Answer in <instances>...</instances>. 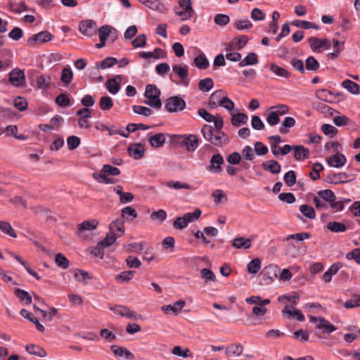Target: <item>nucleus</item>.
I'll list each match as a JSON object with an SVG mask.
<instances>
[{
    "instance_id": "f257e3e1",
    "label": "nucleus",
    "mask_w": 360,
    "mask_h": 360,
    "mask_svg": "<svg viewBox=\"0 0 360 360\" xmlns=\"http://www.w3.org/2000/svg\"><path fill=\"white\" fill-rule=\"evenodd\" d=\"M214 124V128L210 125L205 124L201 129V133L204 139L211 144L221 147L228 144L229 142V136L222 131L224 126L223 117L217 115L212 121Z\"/></svg>"
},
{
    "instance_id": "f03ea898",
    "label": "nucleus",
    "mask_w": 360,
    "mask_h": 360,
    "mask_svg": "<svg viewBox=\"0 0 360 360\" xmlns=\"http://www.w3.org/2000/svg\"><path fill=\"white\" fill-rule=\"evenodd\" d=\"M160 91L154 84H148L146 86L145 96L148 98L144 101V103L154 108H160L162 106V102L160 99Z\"/></svg>"
},
{
    "instance_id": "7ed1b4c3",
    "label": "nucleus",
    "mask_w": 360,
    "mask_h": 360,
    "mask_svg": "<svg viewBox=\"0 0 360 360\" xmlns=\"http://www.w3.org/2000/svg\"><path fill=\"white\" fill-rule=\"evenodd\" d=\"M175 13L181 17V20L190 19L193 13L191 0H179V6L174 8Z\"/></svg>"
},
{
    "instance_id": "20e7f679",
    "label": "nucleus",
    "mask_w": 360,
    "mask_h": 360,
    "mask_svg": "<svg viewBox=\"0 0 360 360\" xmlns=\"http://www.w3.org/2000/svg\"><path fill=\"white\" fill-rule=\"evenodd\" d=\"M52 39V34L49 31H41L33 34L27 39V46L34 47L39 44L48 42Z\"/></svg>"
},
{
    "instance_id": "39448f33",
    "label": "nucleus",
    "mask_w": 360,
    "mask_h": 360,
    "mask_svg": "<svg viewBox=\"0 0 360 360\" xmlns=\"http://www.w3.org/2000/svg\"><path fill=\"white\" fill-rule=\"evenodd\" d=\"M165 108L169 112L181 111L186 108V102L179 96H172L166 100Z\"/></svg>"
},
{
    "instance_id": "423d86ee",
    "label": "nucleus",
    "mask_w": 360,
    "mask_h": 360,
    "mask_svg": "<svg viewBox=\"0 0 360 360\" xmlns=\"http://www.w3.org/2000/svg\"><path fill=\"white\" fill-rule=\"evenodd\" d=\"M278 266L276 264H269L265 266L260 273L266 285H269L278 278Z\"/></svg>"
},
{
    "instance_id": "0eeeda50",
    "label": "nucleus",
    "mask_w": 360,
    "mask_h": 360,
    "mask_svg": "<svg viewBox=\"0 0 360 360\" xmlns=\"http://www.w3.org/2000/svg\"><path fill=\"white\" fill-rule=\"evenodd\" d=\"M310 48L314 52H321V49L328 50L331 46V42L327 39L311 37L308 39Z\"/></svg>"
},
{
    "instance_id": "6e6552de",
    "label": "nucleus",
    "mask_w": 360,
    "mask_h": 360,
    "mask_svg": "<svg viewBox=\"0 0 360 360\" xmlns=\"http://www.w3.org/2000/svg\"><path fill=\"white\" fill-rule=\"evenodd\" d=\"M9 82L15 87H22L25 86V75L24 71L15 68L9 74Z\"/></svg>"
},
{
    "instance_id": "1a4fd4ad",
    "label": "nucleus",
    "mask_w": 360,
    "mask_h": 360,
    "mask_svg": "<svg viewBox=\"0 0 360 360\" xmlns=\"http://www.w3.org/2000/svg\"><path fill=\"white\" fill-rule=\"evenodd\" d=\"M98 221L96 219H93L91 221H84L81 224L77 226V234L78 237L86 239L85 231H93L96 229L98 226Z\"/></svg>"
},
{
    "instance_id": "9d476101",
    "label": "nucleus",
    "mask_w": 360,
    "mask_h": 360,
    "mask_svg": "<svg viewBox=\"0 0 360 360\" xmlns=\"http://www.w3.org/2000/svg\"><path fill=\"white\" fill-rule=\"evenodd\" d=\"M79 31L86 37H91L97 31L96 24L92 20H83L79 23Z\"/></svg>"
},
{
    "instance_id": "9b49d317",
    "label": "nucleus",
    "mask_w": 360,
    "mask_h": 360,
    "mask_svg": "<svg viewBox=\"0 0 360 360\" xmlns=\"http://www.w3.org/2000/svg\"><path fill=\"white\" fill-rule=\"evenodd\" d=\"M309 319L311 322H318L316 327L319 329H324V331L327 333H330L337 329L334 325L328 322L324 318L311 316Z\"/></svg>"
},
{
    "instance_id": "f8f14e48",
    "label": "nucleus",
    "mask_w": 360,
    "mask_h": 360,
    "mask_svg": "<svg viewBox=\"0 0 360 360\" xmlns=\"http://www.w3.org/2000/svg\"><path fill=\"white\" fill-rule=\"evenodd\" d=\"M224 163L223 157L220 154L214 155L210 160V165L207 169L214 174L221 172V165Z\"/></svg>"
},
{
    "instance_id": "ddd939ff",
    "label": "nucleus",
    "mask_w": 360,
    "mask_h": 360,
    "mask_svg": "<svg viewBox=\"0 0 360 360\" xmlns=\"http://www.w3.org/2000/svg\"><path fill=\"white\" fill-rule=\"evenodd\" d=\"M110 232L117 234V237L124 234V221L122 218H117L112 221L109 226Z\"/></svg>"
},
{
    "instance_id": "4468645a",
    "label": "nucleus",
    "mask_w": 360,
    "mask_h": 360,
    "mask_svg": "<svg viewBox=\"0 0 360 360\" xmlns=\"http://www.w3.org/2000/svg\"><path fill=\"white\" fill-rule=\"evenodd\" d=\"M110 309L112 311H114L115 314H119L121 316H126L129 319H136L137 315L136 314L130 310L129 308H128L126 306H115V307H110Z\"/></svg>"
},
{
    "instance_id": "2eb2a0df",
    "label": "nucleus",
    "mask_w": 360,
    "mask_h": 360,
    "mask_svg": "<svg viewBox=\"0 0 360 360\" xmlns=\"http://www.w3.org/2000/svg\"><path fill=\"white\" fill-rule=\"evenodd\" d=\"M346 160V158L344 155L337 153L336 154L328 157L326 159V162L330 167L339 168L345 164Z\"/></svg>"
},
{
    "instance_id": "dca6fc26",
    "label": "nucleus",
    "mask_w": 360,
    "mask_h": 360,
    "mask_svg": "<svg viewBox=\"0 0 360 360\" xmlns=\"http://www.w3.org/2000/svg\"><path fill=\"white\" fill-rule=\"evenodd\" d=\"M182 143L186 146L188 151L195 150L198 146V138L196 135L189 134L181 136Z\"/></svg>"
},
{
    "instance_id": "f3484780",
    "label": "nucleus",
    "mask_w": 360,
    "mask_h": 360,
    "mask_svg": "<svg viewBox=\"0 0 360 360\" xmlns=\"http://www.w3.org/2000/svg\"><path fill=\"white\" fill-rule=\"evenodd\" d=\"M127 152L135 160H139L144 155L145 148L141 143H135L127 148Z\"/></svg>"
},
{
    "instance_id": "a211bd4d",
    "label": "nucleus",
    "mask_w": 360,
    "mask_h": 360,
    "mask_svg": "<svg viewBox=\"0 0 360 360\" xmlns=\"http://www.w3.org/2000/svg\"><path fill=\"white\" fill-rule=\"evenodd\" d=\"M121 81V76L116 75L113 78L107 80L105 83L106 89L110 93L116 94L120 91Z\"/></svg>"
},
{
    "instance_id": "6ab92c4d",
    "label": "nucleus",
    "mask_w": 360,
    "mask_h": 360,
    "mask_svg": "<svg viewBox=\"0 0 360 360\" xmlns=\"http://www.w3.org/2000/svg\"><path fill=\"white\" fill-rule=\"evenodd\" d=\"M243 351V347L240 344H231L225 348V354L228 358L238 357Z\"/></svg>"
},
{
    "instance_id": "aec40b11",
    "label": "nucleus",
    "mask_w": 360,
    "mask_h": 360,
    "mask_svg": "<svg viewBox=\"0 0 360 360\" xmlns=\"http://www.w3.org/2000/svg\"><path fill=\"white\" fill-rule=\"evenodd\" d=\"M248 40L249 39L246 35L235 37L233 41L226 46V51H230L232 45L235 46L236 49L240 50L247 44Z\"/></svg>"
},
{
    "instance_id": "412c9836",
    "label": "nucleus",
    "mask_w": 360,
    "mask_h": 360,
    "mask_svg": "<svg viewBox=\"0 0 360 360\" xmlns=\"http://www.w3.org/2000/svg\"><path fill=\"white\" fill-rule=\"evenodd\" d=\"M262 166L264 170L269 171L273 174H278L281 172V167L276 160H271L264 162Z\"/></svg>"
},
{
    "instance_id": "4be33fe9",
    "label": "nucleus",
    "mask_w": 360,
    "mask_h": 360,
    "mask_svg": "<svg viewBox=\"0 0 360 360\" xmlns=\"http://www.w3.org/2000/svg\"><path fill=\"white\" fill-rule=\"evenodd\" d=\"M140 57L144 59L148 58H165L166 57V53L165 51L160 48H156L153 51L151 52H145L142 51L139 53Z\"/></svg>"
},
{
    "instance_id": "5701e85b",
    "label": "nucleus",
    "mask_w": 360,
    "mask_h": 360,
    "mask_svg": "<svg viewBox=\"0 0 360 360\" xmlns=\"http://www.w3.org/2000/svg\"><path fill=\"white\" fill-rule=\"evenodd\" d=\"M349 175L345 172L330 174L328 176V182L334 184H344L348 181Z\"/></svg>"
},
{
    "instance_id": "b1692460",
    "label": "nucleus",
    "mask_w": 360,
    "mask_h": 360,
    "mask_svg": "<svg viewBox=\"0 0 360 360\" xmlns=\"http://www.w3.org/2000/svg\"><path fill=\"white\" fill-rule=\"evenodd\" d=\"M186 302L184 300H180L174 303V304H168L162 307V310L165 313H168V311H172L174 314H179L182 308L185 306Z\"/></svg>"
},
{
    "instance_id": "393cba45",
    "label": "nucleus",
    "mask_w": 360,
    "mask_h": 360,
    "mask_svg": "<svg viewBox=\"0 0 360 360\" xmlns=\"http://www.w3.org/2000/svg\"><path fill=\"white\" fill-rule=\"evenodd\" d=\"M294 150V158L296 160H302L307 159L309 156V150L303 146H293Z\"/></svg>"
},
{
    "instance_id": "a878e982",
    "label": "nucleus",
    "mask_w": 360,
    "mask_h": 360,
    "mask_svg": "<svg viewBox=\"0 0 360 360\" xmlns=\"http://www.w3.org/2000/svg\"><path fill=\"white\" fill-rule=\"evenodd\" d=\"M252 241L250 238L236 237L232 241V246L236 249H248L251 247Z\"/></svg>"
},
{
    "instance_id": "bb28decb",
    "label": "nucleus",
    "mask_w": 360,
    "mask_h": 360,
    "mask_svg": "<svg viewBox=\"0 0 360 360\" xmlns=\"http://www.w3.org/2000/svg\"><path fill=\"white\" fill-rule=\"evenodd\" d=\"M165 134L163 133H159L155 135L151 136L148 141L153 148H159L163 146L165 143Z\"/></svg>"
},
{
    "instance_id": "cd10ccee",
    "label": "nucleus",
    "mask_w": 360,
    "mask_h": 360,
    "mask_svg": "<svg viewBox=\"0 0 360 360\" xmlns=\"http://www.w3.org/2000/svg\"><path fill=\"white\" fill-rule=\"evenodd\" d=\"M342 86L352 94H360V85L350 79H345L342 82Z\"/></svg>"
},
{
    "instance_id": "c85d7f7f",
    "label": "nucleus",
    "mask_w": 360,
    "mask_h": 360,
    "mask_svg": "<svg viewBox=\"0 0 360 360\" xmlns=\"http://www.w3.org/2000/svg\"><path fill=\"white\" fill-rule=\"evenodd\" d=\"M231 115L232 116L231 122L232 125L235 127H239L240 124H245L248 119V115L242 112H238L234 115L232 112H231Z\"/></svg>"
},
{
    "instance_id": "c756f323",
    "label": "nucleus",
    "mask_w": 360,
    "mask_h": 360,
    "mask_svg": "<svg viewBox=\"0 0 360 360\" xmlns=\"http://www.w3.org/2000/svg\"><path fill=\"white\" fill-rule=\"evenodd\" d=\"M258 62L257 55L254 52H251L249 53L244 59L240 61L238 65L242 68L246 65H256Z\"/></svg>"
},
{
    "instance_id": "7c9ffc66",
    "label": "nucleus",
    "mask_w": 360,
    "mask_h": 360,
    "mask_svg": "<svg viewBox=\"0 0 360 360\" xmlns=\"http://www.w3.org/2000/svg\"><path fill=\"white\" fill-rule=\"evenodd\" d=\"M269 68L270 70L278 77L288 78L290 76V73L288 70L277 65L276 63H273L270 64Z\"/></svg>"
},
{
    "instance_id": "2f4dec72",
    "label": "nucleus",
    "mask_w": 360,
    "mask_h": 360,
    "mask_svg": "<svg viewBox=\"0 0 360 360\" xmlns=\"http://www.w3.org/2000/svg\"><path fill=\"white\" fill-rule=\"evenodd\" d=\"M25 349L29 354L32 355L39 357H45L46 356V352L43 348L33 344L27 345Z\"/></svg>"
},
{
    "instance_id": "473e14b6",
    "label": "nucleus",
    "mask_w": 360,
    "mask_h": 360,
    "mask_svg": "<svg viewBox=\"0 0 360 360\" xmlns=\"http://www.w3.org/2000/svg\"><path fill=\"white\" fill-rule=\"evenodd\" d=\"M292 25L295 26L296 27L303 28L305 30H309L311 28L315 30L319 29V25L314 22H309L307 20H295L292 22Z\"/></svg>"
},
{
    "instance_id": "72a5a7b5",
    "label": "nucleus",
    "mask_w": 360,
    "mask_h": 360,
    "mask_svg": "<svg viewBox=\"0 0 360 360\" xmlns=\"http://www.w3.org/2000/svg\"><path fill=\"white\" fill-rule=\"evenodd\" d=\"M295 125V120L292 117H286L282 122V125L279 129L281 134H285L289 132L288 129Z\"/></svg>"
},
{
    "instance_id": "f704fd0d",
    "label": "nucleus",
    "mask_w": 360,
    "mask_h": 360,
    "mask_svg": "<svg viewBox=\"0 0 360 360\" xmlns=\"http://www.w3.org/2000/svg\"><path fill=\"white\" fill-rule=\"evenodd\" d=\"M327 229L333 233H342L347 231L346 225L338 221H330L328 223Z\"/></svg>"
},
{
    "instance_id": "c9c22d12",
    "label": "nucleus",
    "mask_w": 360,
    "mask_h": 360,
    "mask_svg": "<svg viewBox=\"0 0 360 360\" xmlns=\"http://www.w3.org/2000/svg\"><path fill=\"white\" fill-rule=\"evenodd\" d=\"M4 132L7 136H13L18 140H26L27 137L24 134H18V127L16 125H9L6 127Z\"/></svg>"
},
{
    "instance_id": "e433bc0d",
    "label": "nucleus",
    "mask_w": 360,
    "mask_h": 360,
    "mask_svg": "<svg viewBox=\"0 0 360 360\" xmlns=\"http://www.w3.org/2000/svg\"><path fill=\"white\" fill-rule=\"evenodd\" d=\"M333 95L332 91L327 90L326 89H319L316 91V96L318 99L327 102L331 103L332 101L330 99V96Z\"/></svg>"
},
{
    "instance_id": "4c0bfd02",
    "label": "nucleus",
    "mask_w": 360,
    "mask_h": 360,
    "mask_svg": "<svg viewBox=\"0 0 360 360\" xmlns=\"http://www.w3.org/2000/svg\"><path fill=\"white\" fill-rule=\"evenodd\" d=\"M135 274L134 271H124L115 276L117 282L127 283L131 281Z\"/></svg>"
},
{
    "instance_id": "58836bf2",
    "label": "nucleus",
    "mask_w": 360,
    "mask_h": 360,
    "mask_svg": "<svg viewBox=\"0 0 360 360\" xmlns=\"http://www.w3.org/2000/svg\"><path fill=\"white\" fill-rule=\"evenodd\" d=\"M261 268V260L259 258H255L251 260L247 265L248 271L252 274L258 273Z\"/></svg>"
},
{
    "instance_id": "ea45409f",
    "label": "nucleus",
    "mask_w": 360,
    "mask_h": 360,
    "mask_svg": "<svg viewBox=\"0 0 360 360\" xmlns=\"http://www.w3.org/2000/svg\"><path fill=\"white\" fill-rule=\"evenodd\" d=\"M15 295L20 299V301L25 302L26 304H29L32 302L31 295L24 290L15 288Z\"/></svg>"
},
{
    "instance_id": "a19ab883",
    "label": "nucleus",
    "mask_w": 360,
    "mask_h": 360,
    "mask_svg": "<svg viewBox=\"0 0 360 360\" xmlns=\"http://www.w3.org/2000/svg\"><path fill=\"white\" fill-rule=\"evenodd\" d=\"M346 309H352L360 307V295L354 294L352 297L344 302Z\"/></svg>"
},
{
    "instance_id": "79ce46f5",
    "label": "nucleus",
    "mask_w": 360,
    "mask_h": 360,
    "mask_svg": "<svg viewBox=\"0 0 360 360\" xmlns=\"http://www.w3.org/2000/svg\"><path fill=\"white\" fill-rule=\"evenodd\" d=\"M55 262L58 266L65 269L69 267L70 261L62 253H57L55 256Z\"/></svg>"
},
{
    "instance_id": "37998d69",
    "label": "nucleus",
    "mask_w": 360,
    "mask_h": 360,
    "mask_svg": "<svg viewBox=\"0 0 360 360\" xmlns=\"http://www.w3.org/2000/svg\"><path fill=\"white\" fill-rule=\"evenodd\" d=\"M282 312L283 314H287L290 316L300 321H302L304 319V315L302 314V311L300 309H295L293 311L289 309L288 306H285L283 309Z\"/></svg>"
},
{
    "instance_id": "c03bdc74",
    "label": "nucleus",
    "mask_w": 360,
    "mask_h": 360,
    "mask_svg": "<svg viewBox=\"0 0 360 360\" xmlns=\"http://www.w3.org/2000/svg\"><path fill=\"white\" fill-rule=\"evenodd\" d=\"M0 230L13 238H16L17 234L15 233L14 229L12 228L10 223L5 221H0Z\"/></svg>"
},
{
    "instance_id": "a18cd8bd",
    "label": "nucleus",
    "mask_w": 360,
    "mask_h": 360,
    "mask_svg": "<svg viewBox=\"0 0 360 360\" xmlns=\"http://www.w3.org/2000/svg\"><path fill=\"white\" fill-rule=\"evenodd\" d=\"M73 77V73L70 68H65L62 70L60 81L65 85H68Z\"/></svg>"
},
{
    "instance_id": "49530a36",
    "label": "nucleus",
    "mask_w": 360,
    "mask_h": 360,
    "mask_svg": "<svg viewBox=\"0 0 360 360\" xmlns=\"http://www.w3.org/2000/svg\"><path fill=\"white\" fill-rule=\"evenodd\" d=\"M300 211L304 216L309 219H313L316 217L315 210L311 206L307 205H302L300 207Z\"/></svg>"
},
{
    "instance_id": "de8ad7c7",
    "label": "nucleus",
    "mask_w": 360,
    "mask_h": 360,
    "mask_svg": "<svg viewBox=\"0 0 360 360\" xmlns=\"http://www.w3.org/2000/svg\"><path fill=\"white\" fill-rule=\"evenodd\" d=\"M200 276L205 283L214 282L216 280L215 274L209 269H202L200 270Z\"/></svg>"
},
{
    "instance_id": "09e8293b",
    "label": "nucleus",
    "mask_w": 360,
    "mask_h": 360,
    "mask_svg": "<svg viewBox=\"0 0 360 360\" xmlns=\"http://www.w3.org/2000/svg\"><path fill=\"white\" fill-rule=\"evenodd\" d=\"M195 65L201 70H205L209 66V61L204 55H198L194 58Z\"/></svg>"
},
{
    "instance_id": "8fccbe9b",
    "label": "nucleus",
    "mask_w": 360,
    "mask_h": 360,
    "mask_svg": "<svg viewBox=\"0 0 360 360\" xmlns=\"http://www.w3.org/2000/svg\"><path fill=\"white\" fill-rule=\"evenodd\" d=\"M113 106V101L110 96H102L99 101V107L102 110H109Z\"/></svg>"
},
{
    "instance_id": "3c124183",
    "label": "nucleus",
    "mask_w": 360,
    "mask_h": 360,
    "mask_svg": "<svg viewBox=\"0 0 360 360\" xmlns=\"http://www.w3.org/2000/svg\"><path fill=\"white\" fill-rule=\"evenodd\" d=\"M306 69L309 71H316L319 68V63L313 56H309L305 61Z\"/></svg>"
},
{
    "instance_id": "603ef678",
    "label": "nucleus",
    "mask_w": 360,
    "mask_h": 360,
    "mask_svg": "<svg viewBox=\"0 0 360 360\" xmlns=\"http://www.w3.org/2000/svg\"><path fill=\"white\" fill-rule=\"evenodd\" d=\"M117 238V234H114L109 232V233L106 235L105 238L99 241L98 243H100L101 245L105 248L112 245L116 241Z\"/></svg>"
},
{
    "instance_id": "864d4df0",
    "label": "nucleus",
    "mask_w": 360,
    "mask_h": 360,
    "mask_svg": "<svg viewBox=\"0 0 360 360\" xmlns=\"http://www.w3.org/2000/svg\"><path fill=\"white\" fill-rule=\"evenodd\" d=\"M214 86V82L211 78L201 79L198 83V88L201 91H208Z\"/></svg>"
},
{
    "instance_id": "5fc2aeb1",
    "label": "nucleus",
    "mask_w": 360,
    "mask_h": 360,
    "mask_svg": "<svg viewBox=\"0 0 360 360\" xmlns=\"http://www.w3.org/2000/svg\"><path fill=\"white\" fill-rule=\"evenodd\" d=\"M172 70L175 72L182 80L187 79L188 75L187 66L175 65L172 66Z\"/></svg>"
},
{
    "instance_id": "6e6d98bb",
    "label": "nucleus",
    "mask_w": 360,
    "mask_h": 360,
    "mask_svg": "<svg viewBox=\"0 0 360 360\" xmlns=\"http://www.w3.org/2000/svg\"><path fill=\"white\" fill-rule=\"evenodd\" d=\"M217 102L219 105L222 106L230 112L234 108V103L226 96L222 97L220 100L217 101Z\"/></svg>"
},
{
    "instance_id": "4d7b16f0",
    "label": "nucleus",
    "mask_w": 360,
    "mask_h": 360,
    "mask_svg": "<svg viewBox=\"0 0 360 360\" xmlns=\"http://www.w3.org/2000/svg\"><path fill=\"white\" fill-rule=\"evenodd\" d=\"M100 172L106 175L112 176H117L120 174V171L118 168L112 167L110 165H104Z\"/></svg>"
},
{
    "instance_id": "13d9d810",
    "label": "nucleus",
    "mask_w": 360,
    "mask_h": 360,
    "mask_svg": "<svg viewBox=\"0 0 360 360\" xmlns=\"http://www.w3.org/2000/svg\"><path fill=\"white\" fill-rule=\"evenodd\" d=\"M131 44L134 48H141L146 45V36L145 34H141L138 35L131 41Z\"/></svg>"
},
{
    "instance_id": "bf43d9fd",
    "label": "nucleus",
    "mask_w": 360,
    "mask_h": 360,
    "mask_svg": "<svg viewBox=\"0 0 360 360\" xmlns=\"http://www.w3.org/2000/svg\"><path fill=\"white\" fill-rule=\"evenodd\" d=\"M318 195L320 198L324 200L326 202H330L331 200L336 198L334 193L329 189L322 190L318 192Z\"/></svg>"
},
{
    "instance_id": "052dcab7",
    "label": "nucleus",
    "mask_w": 360,
    "mask_h": 360,
    "mask_svg": "<svg viewBox=\"0 0 360 360\" xmlns=\"http://www.w3.org/2000/svg\"><path fill=\"white\" fill-rule=\"evenodd\" d=\"M74 277L79 282H85L87 279L91 278L89 273L82 269H76L74 273Z\"/></svg>"
},
{
    "instance_id": "680f3d73",
    "label": "nucleus",
    "mask_w": 360,
    "mask_h": 360,
    "mask_svg": "<svg viewBox=\"0 0 360 360\" xmlns=\"http://www.w3.org/2000/svg\"><path fill=\"white\" fill-rule=\"evenodd\" d=\"M238 30H249L252 27V23L249 20H239L234 22Z\"/></svg>"
},
{
    "instance_id": "e2e57ef3",
    "label": "nucleus",
    "mask_w": 360,
    "mask_h": 360,
    "mask_svg": "<svg viewBox=\"0 0 360 360\" xmlns=\"http://www.w3.org/2000/svg\"><path fill=\"white\" fill-rule=\"evenodd\" d=\"M133 111L135 113L142 115L146 117H149L153 113V110L150 108L141 105H134Z\"/></svg>"
},
{
    "instance_id": "0e129e2a",
    "label": "nucleus",
    "mask_w": 360,
    "mask_h": 360,
    "mask_svg": "<svg viewBox=\"0 0 360 360\" xmlns=\"http://www.w3.org/2000/svg\"><path fill=\"white\" fill-rule=\"evenodd\" d=\"M323 169L321 164L316 162L313 165L312 172H310V178L315 181L320 178L319 172Z\"/></svg>"
},
{
    "instance_id": "69168bd1",
    "label": "nucleus",
    "mask_w": 360,
    "mask_h": 360,
    "mask_svg": "<svg viewBox=\"0 0 360 360\" xmlns=\"http://www.w3.org/2000/svg\"><path fill=\"white\" fill-rule=\"evenodd\" d=\"M283 180L286 185L292 186L296 183V175L294 171H288L284 174Z\"/></svg>"
},
{
    "instance_id": "338daca9",
    "label": "nucleus",
    "mask_w": 360,
    "mask_h": 360,
    "mask_svg": "<svg viewBox=\"0 0 360 360\" xmlns=\"http://www.w3.org/2000/svg\"><path fill=\"white\" fill-rule=\"evenodd\" d=\"M112 27L109 25L101 26L98 30L99 39L105 41L107 37L111 34Z\"/></svg>"
},
{
    "instance_id": "774afa93",
    "label": "nucleus",
    "mask_w": 360,
    "mask_h": 360,
    "mask_svg": "<svg viewBox=\"0 0 360 360\" xmlns=\"http://www.w3.org/2000/svg\"><path fill=\"white\" fill-rule=\"evenodd\" d=\"M321 130L325 135L330 136V137H334L338 133V129L333 125L328 124H323Z\"/></svg>"
}]
</instances>
